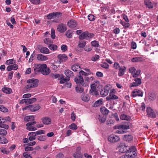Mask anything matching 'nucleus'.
I'll return each mask as SVG.
<instances>
[{"mask_svg": "<svg viewBox=\"0 0 158 158\" xmlns=\"http://www.w3.org/2000/svg\"><path fill=\"white\" fill-rule=\"evenodd\" d=\"M62 15V13L60 12H53L49 14L47 16V18L48 19H51L56 17L58 18Z\"/></svg>", "mask_w": 158, "mask_h": 158, "instance_id": "7ed1b4c3", "label": "nucleus"}, {"mask_svg": "<svg viewBox=\"0 0 158 158\" xmlns=\"http://www.w3.org/2000/svg\"><path fill=\"white\" fill-rule=\"evenodd\" d=\"M103 100L101 98L97 101L94 104V106L95 107H97L102 104Z\"/></svg>", "mask_w": 158, "mask_h": 158, "instance_id": "c9c22d12", "label": "nucleus"}, {"mask_svg": "<svg viewBox=\"0 0 158 158\" xmlns=\"http://www.w3.org/2000/svg\"><path fill=\"white\" fill-rule=\"evenodd\" d=\"M81 99L87 102L89 100L90 98L87 95L83 94L81 97Z\"/></svg>", "mask_w": 158, "mask_h": 158, "instance_id": "f704fd0d", "label": "nucleus"}, {"mask_svg": "<svg viewBox=\"0 0 158 158\" xmlns=\"http://www.w3.org/2000/svg\"><path fill=\"white\" fill-rule=\"evenodd\" d=\"M69 127L70 129L74 130H76L77 128V125L74 123H72L70 125Z\"/></svg>", "mask_w": 158, "mask_h": 158, "instance_id": "6e6d98bb", "label": "nucleus"}, {"mask_svg": "<svg viewBox=\"0 0 158 158\" xmlns=\"http://www.w3.org/2000/svg\"><path fill=\"white\" fill-rule=\"evenodd\" d=\"M135 82L130 84V87L138 86L141 83V79L139 78L136 77L134 79Z\"/></svg>", "mask_w": 158, "mask_h": 158, "instance_id": "6e6552de", "label": "nucleus"}, {"mask_svg": "<svg viewBox=\"0 0 158 158\" xmlns=\"http://www.w3.org/2000/svg\"><path fill=\"white\" fill-rule=\"evenodd\" d=\"M101 66L103 68L107 69L109 67V65L106 62H104L101 64Z\"/></svg>", "mask_w": 158, "mask_h": 158, "instance_id": "680f3d73", "label": "nucleus"}, {"mask_svg": "<svg viewBox=\"0 0 158 158\" xmlns=\"http://www.w3.org/2000/svg\"><path fill=\"white\" fill-rule=\"evenodd\" d=\"M58 80H60V84H63L65 82L69 81L70 78H64V76L63 75H61L60 77L59 78H58Z\"/></svg>", "mask_w": 158, "mask_h": 158, "instance_id": "393cba45", "label": "nucleus"}, {"mask_svg": "<svg viewBox=\"0 0 158 158\" xmlns=\"http://www.w3.org/2000/svg\"><path fill=\"white\" fill-rule=\"evenodd\" d=\"M140 70L138 69L133 73V77H138L140 74Z\"/></svg>", "mask_w": 158, "mask_h": 158, "instance_id": "3c124183", "label": "nucleus"}, {"mask_svg": "<svg viewBox=\"0 0 158 158\" xmlns=\"http://www.w3.org/2000/svg\"><path fill=\"white\" fill-rule=\"evenodd\" d=\"M120 125V129L123 130H127L129 129V127L128 125Z\"/></svg>", "mask_w": 158, "mask_h": 158, "instance_id": "052dcab7", "label": "nucleus"}, {"mask_svg": "<svg viewBox=\"0 0 158 158\" xmlns=\"http://www.w3.org/2000/svg\"><path fill=\"white\" fill-rule=\"evenodd\" d=\"M99 58V56L97 55H95L94 56L92 57L91 60L93 61H95Z\"/></svg>", "mask_w": 158, "mask_h": 158, "instance_id": "774afa93", "label": "nucleus"}, {"mask_svg": "<svg viewBox=\"0 0 158 158\" xmlns=\"http://www.w3.org/2000/svg\"><path fill=\"white\" fill-rule=\"evenodd\" d=\"M74 80L77 84H80L82 85L84 82L83 76L79 75L75 77Z\"/></svg>", "mask_w": 158, "mask_h": 158, "instance_id": "4468645a", "label": "nucleus"}, {"mask_svg": "<svg viewBox=\"0 0 158 158\" xmlns=\"http://www.w3.org/2000/svg\"><path fill=\"white\" fill-rule=\"evenodd\" d=\"M118 97L113 94L112 93L110 92V94L109 96L106 98V99L107 100H115L118 99Z\"/></svg>", "mask_w": 158, "mask_h": 158, "instance_id": "aec40b11", "label": "nucleus"}, {"mask_svg": "<svg viewBox=\"0 0 158 158\" xmlns=\"http://www.w3.org/2000/svg\"><path fill=\"white\" fill-rule=\"evenodd\" d=\"M48 47L50 50L54 51L57 49V46L56 45L51 44L48 46Z\"/></svg>", "mask_w": 158, "mask_h": 158, "instance_id": "37998d69", "label": "nucleus"}, {"mask_svg": "<svg viewBox=\"0 0 158 158\" xmlns=\"http://www.w3.org/2000/svg\"><path fill=\"white\" fill-rule=\"evenodd\" d=\"M44 65H45L44 64H36L34 69V73L36 74L40 72H41L42 68L44 67Z\"/></svg>", "mask_w": 158, "mask_h": 158, "instance_id": "423d86ee", "label": "nucleus"}, {"mask_svg": "<svg viewBox=\"0 0 158 158\" xmlns=\"http://www.w3.org/2000/svg\"><path fill=\"white\" fill-rule=\"evenodd\" d=\"M123 139L124 140L129 142L132 139L133 137L131 135H125Z\"/></svg>", "mask_w": 158, "mask_h": 158, "instance_id": "c85d7f7f", "label": "nucleus"}, {"mask_svg": "<svg viewBox=\"0 0 158 158\" xmlns=\"http://www.w3.org/2000/svg\"><path fill=\"white\" fill-rule=\"evenodd\" d=\"M100 111L103 115H107L109 112V110L104 106L101 107Z\"/></svg>", "mask_w": 158, "mask_h": 158, "instance_id": "a878e982", "label": "nucleus"}, {"mask_svg": "<svg viewBox=\"0 0 158 158\" xmlns=\"http://www.w3.org/2000/svg\"><path fill=\"white\" fill-rule=\"evenodd\" d=\"M148 98L150 100H153L155 98V94L152 93H149L148 94Z\"/></svg>", "mask_w": 158, "mask_h": 158, "instance_id": "a18cd8bd", "label": "nucleus"}, {"mask_svg": "<svg viewBox=\"0 0 158 158\" xmlns=\"http://www.w3.org/2000/svg\"><path fill=\"white\" fill-rule=\"evenodd\" d=\"M89 74H90L89 73H85L83 70H81L79 73V75L83 76V77H86Z\"/></svg>", "mask_w": 158, "mask_h": 158, "instance_id": "58836bf2", "label": "nucleus"}, {"mask_svg": "<svg viewBox=\"0 0 158 158\" xmlns=\"http://www.w3.org/2000/svg\"><path fill=\"white\" fill-rule=\"evenodd\" d=\"M91 45L94 47H97L99 46L98 42L96 41H94L91 42Z\"/></svg>", "mask_w": 158, "mask_h": 158, "instance_id": "864d4df0", "label": "nucleus"}, {"mask_svg": "<svg viewBox=\"0 0 158 158\" xmlns=\"http://www.w3.org/2000/svg\"><path fill=\"white\" fill-rule=\"evenodd\" d=\"M27 127V129L30 131H35L37 129L35 127H34L32 126H26Z\"/></svg>", "mask_w": 158, "mask_h": 158, "instance_id": "4d7b16f0", "label": "nucleus"}, {"mask_svg": "<svg viewBox=\"0 0 158 158\" xmlns=\"http://www.w3.org/2000/svg\"><path fill=\"white\" fill-rule=\"evenodd\" d=\"M88 18L89 20L91 21H93L95 19V17L93 15H89Z\"/></svg>", "mask_w": 158, "mask_h": 158, "instance_id": "13d9d810", "label": "nucleus"}, {"mask_svg": "<svg viewBox=\"0 0 158 158\" xmlns=\"http://www.w3.org/2000/svg\"><path fill=\"white\" fill-rule=\"evenodd\" d=\"M6 121V120L3 118H1V123H0V127L2 128H4L6 129H8V126L7 125L4 124Z\"/></svg>", "mask_w": 158, "mask_h": 158, "instance_id": "bb28decb", "label": "nucleus"}, {"mask_svg": "<svg viewBox=\"0 0 158 158\" xmlns=\"http://www.w3.org/2000/svg\"><path fill=\"white\" fill-rule=\"evenodd\" d=\"M2 91L6 94H10L12 92V89L9 88H4L2 89Z\"/></svg>", "mask_w": 158, "mask_h": 158, "instance_id": "4c0bfd02", "label": "nucleus"}, {"mask_svg": "<svg viewBox=\"0 0 158 158\" xmlns=\"http://www.w3.org/2000/svg\"><path fill=\"white\" fill-rule=\"evenodd\" d=\"M37 59L40 61H45L48 59L47 56L42 55L41 54H39L37 55Z\"/></svg>", "mask_w": 158, "mask_h": 158, "instance_id": "412c9836", "label": "nucleus"}, {"mask_svg": "<svg viewBox=\"0 0 158 158\" xmlns=\"http://www.w3.org/2000/svg\"><path fill=\"white\" fill-rule=\"evenodd\" d=\"M65 35L69 38H72V31L70 30H68L66 32Z\"/></svg>", "mask_w": 158, "mask_h": 158, "instance_id": "49530a36", "label": "nucleus"}, {"mask_svg": "<svg viewBox=\"0 0 158 158\" xmlns=\"http://www.w3.org/2000/svg\"><path fill=\"white\" fill-rule=\"evenodd\" d=\"M85 44L86 43L85 42H79L78 44V46L80 48H83L85 47Z\"/></svg>", "mask_w": 158, "mask_h": 158, "instance_id": "338daca9", "label": "nucleus"}, {"mask_svg": "<svg viewBox=\"0 0 158 158\" xmlns=\"http://www.w3.org/2000/svg\"><path fill=\"white\" fill-rule=\"evenodd\" d=\"M7 134V131L3 129H0V135L2 136H5Z\"/></svg>", "mask_w": 158, "mask_h": 158, "instance_id": "8fccbe9b", "label": "nucleus"}, {"mask_svg": "<svg viewBox=\"0 0 158 158\" xmlns=\"http://www.w3.org/2000/svg\"><path fill=\"white\" fill-rule=\"evenodd\" d=\"M0 111L3 112H7L8 111V109L3 106L0 105Z\"/></svg>", "mask_w": 158, "mask_h": 158, "instance_id": "09e8293b", "label": "nucleus"}, {"mask_svg": "<svg viewBox=\"0 0 158 158\" xmlns=\"http://www.w3.org/2000/svg\"><path fill=\"white\" fill-rule=\"evenodd\" d=\"M0 150L2 152L5 154H8L9 152V151L6 150V148H1Z\"/></svg>", "mask_w": 158, "mask_h": 158, "instance_id": "e2e57ef3", "label": "nucleus"}, {"mask_svg": "<svg viewBox=\"0 0 158 158\" xmlns=\"http://www.w3.org/2000/svg\"><path fill=\"white\" fill-rule=\"evenodd\" d=\"M120 139L119 137L115 135H112L108 137V140L109 142L112 143H115L118 142Z\"/></svg>", "mask_w": 158, "mask_h": 158, "instance_id": "20e7f679", "label": "nucleus"}, {"mask_svg": "<svg viewBox=\"0 0 158 158\" xmlns=\"http://www.w3.org/2000/svg\"><path fill=\"white\" fill-rule=\"evenodd\" d=\"M15 63L16 61L15 60L11 59L7 60L6 62V64L7 65H10V64L12 65Z\"/></svg>", "mask_w": 158, "mask_h": 158, "instance_id": "c03bdc74", "label": "nucleus"}, {"mask_svg": "<svg viewBox=\"0 0 158 158\" xmlns=\"http://www.w3.org/2000/svg\"><path fill=\"white\" fill-rule=\"evenodd\" d=\"M50 76L53 79H56L57 78H59L60 77V75L59 74L57 73H51L50 74Z\"/></svg>", "mask_w": 158, "mask_h": 158, "instance_id": "de8ad7c7", "label": "nucleus"}, {"mask_svg": "<svg viewBox=\"0 0 158 158\" xmlns=\"http://www.w3.org/2000/svg\"><path fill=\"white\" fill-rule=\"evenodd\" d=\"M66 29L67 28L66 25L62 23L58 25L57 27V30L60 33L64 32L66 31Z\"/></svg>", "mask_w": 158, "mask_h": 158, "instance_id": "ddd939ff", "label": "nucleus"}, {"mask_svg": "<svg viewBox=\"0 0 158 158\" xmlns=\"http://www.w3.org/2000/svg\"><path fill=\"white\" fill-rule=\"evenodd\" d=\"M141 58L140 57H135L131 59V61L133 62H139L141 60Z\"/></svg>", "mask_w": 158, "mask_h": 158, "instance_id": "5fc2aeb1", "label": "nucleus"}, {"mask_svg": "<svg viewBox=\"0 0 158 158\" xmlns=\"http://www.w3.org/2000/svg\"><path fill=\"white\" fill-rule=\"evenodd\" d=\"M51 67L53 70L56 71L57 70L58 66L55 65L54 64H51Z\"/></svg>", "mask_w": 158, "mask_h": 158, "instance_id": "bf43d9fd", "label": "nucleus"}, {"mask_svg": "<svg viewBox=\"0 0 158 158\" xmlns=\"http://www.w3.org/2000/svg\"><path fill=\"white\" fill-rule=\"evenodd\" d=\"M77 25L76 22L73 19L70 20L67 23V25L71 28H73L76 27Z\"/></svg>", "mask_w": 158, "mask_h": 158, "instance_id": "f3484780", "label": "nucleus"}, {"mask_svg": "<svg viewBox=\"0 0 158 158\" xmlns=\"http://www.w3.org/2000/svg\"><path fill=\"white\" fill-rule=\"evenodd\" d=\"M18 68V66L16 64H14L12 65H9L7 67L6 69L8 71H10L12 69L17 70Z\"/></svg>", "mask_w": 158, "mask_h": 158, "instance_id": "a211bd4d", "label": "nucleus"}, {"mask_svg": "<svg viewBox=\"0 0 158 158\" xmlns=\"http://www.w3.org/2000/svg\"><path fill=\"white\" fill-rule=\"evenodd\" d=\"M129 150L127 149L123 152H126L127 156L128 157V158H134L137 155L136 152L133 150L130 149Z\"/></svg>", "mask_w": 158, "mask_h": 158, "instance_id": "39448f33", "label": "nucleus"}, {"mask_svg": "<svg viewBox=\"0 0 158 158\" xmlns=\"http://www.w3.org/2000/svg\"><path fill=\"white\" fill-rule=\"evenodd\" d=\"M64 73L65 75L67 77V78H70V77L71 76H74L73 74V73L69 69L65 70L64 71Z\"/></svg>", "mask_w": 158, "mask_h": 158, "instance_id": "cd10ccee", "label": "nucleus"}, {"mask_svg": "<svg viewBox=\"0 0 158 158\" xmlns=\"http://www.w3.org/2000/svg\"><path fill=\"white\" fill-rule=\"evenodd\" d=\"M44 68L42 69L41 73L44 75H48L49 74L50 72V70L49 68L47 67V65L46 64H44Z\"/></svg>", "mask_w": 158, "mask_h": 158, "instance_id": "dca6fc26", "label": "nucleus"}, {"mask_svg": "<svg viewBox=\"0 0 158 158\" xmlns=\"http://www.w3.org/2000/svg\"><path fill=\"white\" fill-rule=\"evenodd\" d=\"M34 119V117L33 116H28L25 117L24 118V120L25 122H29L33 121Z\"/></svg>", "mask_w": 158, "mask_h": 158, "instance_id": "72a5a7b5", "label": "nucleus"}, {"mask_svg": "<svg viewBox=\"0 0 158 158\" xmlns=\"http://www.w3.org/2000/svg\"><path fill=\"white\" fill-rule=\"evenodd\" d=\"M43 123L44 124L48 125L51 123V119L48 117H45L41 119Z\"/></svg>", "mask_w": 158, "mask_h": 158, "instance_id": "4be33fe9", "label": "nucleus"}, {"mask_svg": "<svg viewBox=\"0 0 158 158\" xmlns=\"http://www.w3.org/2000/svg\"><path fill=\"white\" fill-rule=\"evenodd\" d=\"M146 111L147 115L149 117L153 118L156 117V114L150 107H148Z\"/></svg>", "mask_w": 158, "mask_h": 158, "instance_id": "1a4fd4ad", "label": "nucleus"}, {"mask_svg": "<svg viewBox=\"0 0 158 158\" xmlns=\"http://www.w3.org/2000/svg\"><path fill=\"white\" fill-rule=\"evenodd\" d=\"M81 148L80 147H77L76 152L73 154V156L75 158H81L82 155L81 153L80 150Z\"/></svg>", "mask_w": 158, "mask_h": 158, "instance_id": "f8f14e48", "label": "nucleus"}, {"mask_svg": "<svg viewBox=\"0 0 158 158\" xmlns=\"http://www.w3.org/2000/svg\"><path fill=\"white\" fill-rule=\"evenodd\" d=\"M109 88L107 86H105L104 88L101 90L100 94L102 97H105L107 96L109 93Z\"/></svg>", "mask_w": 158, "mask_h": 158, "instance_id": "9b49d317", "label": "nucleus"}, {"mask_svg": "<svg viewBox=\"0 0 158 158\" xmlns=\"http://www.w3.org/2000/svg\"><path fill=\"white\" fill-rule=\"evenodd\" d=\"M75 90L77 93H81L83 91L84 89L83 87L79 86L76 87Z\"/></svg>", "mask_w": 158, "mask_h": 158, "instance_id": "ea45409f", "label": "nucleus"}, {"mask_svg": "<svg viewBox=\"0 0 158 158\" xmlns=\"http://www.w3.org/2000/svg\"><path fill=\"white\" fill-rule=\"evenodd\" d=\"M94 36V34L92 33H89L87 31H85L82 33L79 36V38L81 40L84 39H88L91 38Z\"/></svg>", "mask_w": 158, "mask_h": 158, "instance_id": "f03ea898", "label": "nucleus"}, {"mask_svg": "<svg viewBox=\"0 0 158 158\" xmlns=\"http://www.w3.org/2000/svg\"><path fill=\"white\" fill-rule=\"evenodd\" d=\"M28 84L25 86V88L27 89L36 87L38 86V80L37 79L32 78L28 80L27 81Z\"/></svg>", "mask_w": 158, "mask_h": 158, "instance_id": "f257e3e1", "label": "nucleus"}, {"mask_svg": "<svg viewBox=\"0 0 158 158\" xmlns=\"http://www.w3.org/2000/svg\"><path fill=\"white\" fill-rule=\"evenodd\" d=\"M131 95L133 97H135L137 96L142 97L143 93L139 90L135 89L132 92Z\"/></svg>", "mask_w": 158, "mask_h": 158, "instance_id": "9d476101", "label": "nucleus"}, {"mask_svg": "<svg viewBox=\"0 0 158 158\" xmlns=\"http://www.w3.org/2000/svg\"><path fill=\"white\" fill-rule=\"evenodd\" d=\"M29 110L31 111H36L40 108V107L39 105H29Z\"/></svg>", "mask_w": 158, "mask_h": 158, "instance_id": "6ab92c4d", "label": "nucleus"}, {"mask_svg": "<svg viewBox=\"0 0 158 158\" xmlns=\"http://www.w3.org/2000/svg\"><path fill=\"white\" fill-rule=\"evenodd\" d=\"M51 36L53 39H54L55 37V30L53 28L51 30Z\"/></svg>", "mask_w": 158, "mask_h": 158, "instance_id": "0e129e2a", "label": "nucleus"}, {"mask_svg": "<svg viewBox=\"0 0 158 158\" xmlns=\"http://www.w3.org/2000/svg\"><path fill=\"white\" fill-rule=\"evenodd\" d=\"M144 2L147 7L149 8H153V5L150 0H144Z\"/></svg>", "mask_w": 158, "mask_h": 158, "instance_id": "b1692460", "label": "nucleus"}, {"mask_svg": "<svg viewBox=\"0 0 158 158\" xmlns=\"http://www.w3.org/2000/svg\"><path fill=\"white\" fill-rule=\"evenodd\" d=\"M73 71L75 72H77L78 70H80L81 68L80 66L77 64H74L71 67Z\"/></svg>", "mask_w": 158, "mask_h": 158, "instance_id": "c756f323", "label": "nucleus"}, {"mask_svg": "<svg viewBox=\"0 0 158 158\" xmlns=\"http://www.w3.org/2000/svg\"><path fill=\"white\" fill-rule=\"evenodd\" d=\"M120 23L122 24L123 26H124L126 27H129L130 25L129 23H126L124 22H123L122 21H121L120 22Z\"/></svg>", "mask_w": 158, "mask_h": 158, "instance_id": "69168bd1", "label": "nucleus"}, {"mask_svg": "<svg viewBox=\"0 0 158 158\" xmlns=\"http://www.w3.org/2000/svg\"><path fill=\"white\" fill-rule=\"evenodd\" d=\"M120 118L122 120L128 121L130 119L131 117L130 116L127 115L126 114H122L120 116Z\"/></svg>", "mask_w": 158, "mask_h": 158, "instance_id": "473e14b6", "label": "nucleus"}, {"mask_svg": "<svg viewBox=\"0 0 158 158\" xmlns=\"http://www.w3.org/2000/svg\"><path fill=\"white\" fill-rule=\"evenodd\" d=\"M98 118L100 122L102 123H103L105 122L106 121V116L104 115H99Z\"/></svg>", "mask_w": 158, "mask_h": 158, "instance_id": "e433bc0d", "label": "nucleus"}, {"mask_svg": "<svg viewBox=\"0 0 158 158\" xmlns=\"http://www.w3.org/2000/svg\"><path fill=\"white\" fill-rule=\"evenodd\" d=\"M26 99V104H29L32 103L36 101V99L35 98H27Z\"/></svg>", "mask_w": 158, "mask_h": 158, "instance_id": "7c9ffc66", "label": "nucleus"}, {"mask_svg": "<svg viewBox=\"0 0 158 158\" xmlns=\"http://www.w3.org/2000/svg\"><path fill=\"white\" fill-rule=\"evenodd\" d=\"M85 82H83V83L82 84V85L84 86H85L88 85L89 84V77H84Z\"/></svg>", "mask_w": 158, "mask_h": 158, "instance_id": "a19ab883", "label": "nucleus"}, {"mask_svg": "<svg viewBox=\"0 0 158 158\" xmlns=\"http://www.w3.org/2000/svg\"><path fill=\"white\" fill-rule=\"evenodd\" d=\"M40 52L44 54H48L49 53V49L46 47H42L40 49Z\"/></svg>", "mask_w": 158, "mask_h": 158, "instance_id": "2f4dec72", "label": "nucleus"}, {"mask_svg": "<svg viewBox=\"0 0 158 158\" xmlns=\"http://www.w3.org/2000/svg\"><path fill=\"white\" fill-rule=\"evenodd\" d=\"M24 150L26 152L33 151L34 149L32 147L28 145L25 146V144H24Z\"/></svg>", "mask_w": 158, "mask_h": 158, "instance_id": "79ce46f5", "label": "nucleus"}, {"mask_svg": "<svg viewBox=\"0 0 158 158\" xmlns=\"http://www.w3.org/2000/svg\"><path fill=\"white\" fill-rule=\"evenodd\" d=\"M126 68L125 66H121L118 70L119 72L118 73V75L119 76H122L124 74Z\"/></svg>", "mask_w": 158, "mask_h": 158, "instance_id": "5701e85b", "label": "nucleus"}, {"mask_svg": "<svg viewBox=\"0 0 158 158\" xmlns=\"http://www.w3.org/2000/svg\"><path fill=\"white\" fill-rule=\"evenodd\" d=\"M96 85L94 84H92L91 86V89L90 90L89 92L92 95L97 96L99 95V93L96 90Z\"/></svg>", "mask_w": 158, "mask_h": 158, "instance_id": "0eeeda50", "label": "nucleus"}, {"mask_svg": "<svg viewBox=\"0 0 158 158\" xmlns=\"http://www.w3.org/2000/svg\"><path fill=\"white\" fill-rule=\"evenodd\" d=\"M57 58L60 60V62H65L68 59L67 56L64 54L58 55Z\"/></svg>", "mask_w": 158, "mask_h": 158, "instance_id": "2eb2a0df", "label": "nucleus"}, {"mask_svg": "<svg viewBox=\"0 0 158 158\" xmlns=\"http://www.w3.org/2000/svg\"><path fill=\"white\" fill-rule=\"evenodd\" d=\"M46 137L44 135H40L38 137V139L40 141H43L46 140Z\"/></svg>", "mask_w": 158, "mask_h": 158, "instance_id": "603ef678", "label": "nucleus"}]
</instances>
